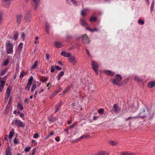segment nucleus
Here are the masks:
<instances>
[{
    "instance_id": "obj_14",
    "label": "nucleus",
    "mask_w": 155,
    "mask_h": 155,
    "mask_svg": "<svg viewBox=\"0 0 155 155\" xmlns=\"http://www.w3.org/2000/svg\"><path fill=\"white\" fill-rule=\"evenodd\" d=\"M138 117H124V121H127L128 120H129V121H130L131 120L133 119H136Z\"/></svg>"
},
{
    "instance_id": "obj_13",
    "label": "nucleus",
    "mask_w": 155,
    "mask_h": 155,
    "mask_svg": "<svg viewBox=\"0 0 155 155\" xmlns=\"http://www.w3.org/2000/svg\"><path fill=\"white\" fill-rule=\"evenodd\" d=\"M61 55L66 57H69L71 56V54L70 52H66L65 51H62L61 52Z\"/></svg>"
},
{
    "instance_id": "obj_62",
    "label": "nucleus",
    "mask_w": 155,
    "mask_h": 155,
    "mask_svg": "<svg viewBox=\"0 0 155 155\" xmlns=\"http://www.w3.org/2000/svg\"><path fill=\"white\" fill-rule=\"evenodd\" d=\"M24 76V75L22 74V73H21L19 77L20 78H22Z\"/></svg>"
},
{
    "instance_id": "obj_6",
    "label": "nucleus",
    "mask_w": 155,
    "mask_h": 155,
    "mask_svg": "<svg viewBox=\"0 0 155 155\" xmlns=\"http://www.w3.org/2000/svg\"><path fill=\"white\" fill-rule=\"evenodd\" d=\"M82 41L84 44H88L90 40L86 35H84L82 36Z\"/></svg>"
},
{
    "instance_id": "obj_53",
    "label": "nucleus",
    "mask_w": 155,
    "mask_h": 155,
    "mask_svg": "<svg viewBox=\"0 0 155 155\" xmlns=\"http://www.w3.org/2000/svg\"><path fill=\"white\" fill-rule=\"evenodd\" d=\"M55 93H54L50 96L51 99H52L55 96Z\"/></svg>"
},
{
    "instance_id": "obj_32",
    "label": "nucleus",
    "mask_w": 155,
    "mask_h": 155,
    "mask_svg": "<svg viewBox=\"0 0 155 155\" xmlns=\"http://www.w3.org/2000/svg\"><path fill=\"white\" fill-rule=\"evenodd\" d=\"M1 85H0V88H3L4 87L5 81H1Z\"/></svg>"
},
{
    "instance_id": "obj_45",
    "label": "nucleus",
    "mask_w": 155,
    "mask_h": 155,
    "mask_svg": "<svg viewBox=\"0 0 155 155\" xmlns=\"http://www.w3.org/2000/svg\"><path fill=\"white\" fill-rule=\"evenodd\" d=\"M10 96V95L6 94L5 98V101L7 102L8 100V98Z\"/></svg>"
},
{
    "instance_id": "obj_42",
    "label": "nucleus",
    "mask_w": 155,
    "mask_h": 155,
    "mask_svg": "<svg viewBox=\"0 0 155 155\" xmlns=\"http://www.w3.org/2000/svg\"><path fill=\"white\" fill-rule=\"evenodd\" d=\"M31 149V147H26L25 149V151L26 152H28Z\"/></svg>"
},
{
    "instance_id": "obj_8",
    "label": "nucleus",
    "mask_w": 155,
    "mask_h": 155,
    "mask_svg": "<svg viewBox=\"0 0 155 155\" xmlns=\"http://www.w3.org/2000/svg\"><path fill=\"white\" fill-rule=\"evenodd\" d=\"M100 72H101V73H103L104 72L107 75L110 76H113L114 75L115 73L114 72H113L110 70H104L103 71H102L100 70Z\"/></svg>"
},
{
    "instance_id": "obj_28",
    "label": "nucleus",
    "mask_w": 155,
    "mask_h": 155,
    "mask_svg": "<svg viewBox=\"0 0 155 155\" xmlns=\"http://www.w3.org/2000/svg\"><path fill=\"white\" fill-rule=\"evenodd\" d=\"M49 25L47 23H46L45 24V29L46 30V32L48 34L49 33Z\"/></svg>"
},
{
    "instance_id": "obj_46",
    "label": "nucleus",
    "mask_w": 155,
    "mask_h": 155,
    "mask_svg": "<svg viewBox=\"0 0 155 155\" xmlns=\"http://www.w3.org/2000/svg\"><path fill=\"white\" fill-rule=\"evenodd\" d=\"M36 150V148H34L32 149V153L31 155H35V152Z\"/></svg>"
},
{
    "instance_id": "obj_59",
    "label": "nucleus",
    "mask_w": 155,
    "mask_h": 155,
    "mask_svg": "<svg viewBox=\"0 0 155 155\" xmlns=\"http://www.w3.org/2000/svg\"><path fill=\"white\" fill-rule=\"evenodd\" d=\"M86 51L88 55L89 56H91V55L90 54V52H89V51L87 49H86Z\"/></svg>"
},
{
    "instance_id": "obj_64",
    "label": "nucleus",
    "mask_w": 155,
    "mask_h": 155,
    "mask_svg": "<svg viewBox=\"0 0 155 155\" xmlns=\"http://www.w3.org/2000/svg\"><path fill=\"white\" fill-rule=\"evenodd\" d=\"M25 101L26 103H28V99L27 98H25Z\"/></svg>"
},
{
    "instance_id": "obj_3",
    "label": "nucleus",
    "mask_w": 155,
    "mask_h": 155,
    "mask_svg": "<svg viewBox=\"0 0 155 155\" xmlns=\"http://www.w3.org/2000/svg\"><path fill=\"white\" fill-rule=\"evenodd\" d=\"M122 79L121 77L119 74L115 76V78L112 80V82L114 84L120 85V81Z\"/></svg>"
},
{
    "instance_id": "obj_20",
    "label": "nucleus",
    "mask_w": 155,
    "mask_h": 155,
    "mask_svg": "<svg viewBox=\"0 0 155 155\" xmlns=\"http://www.w3.org/2000/svg\"><path fill=\"white\" fill-rule=\"evenodd\" d=\"M61 103H58L57 105H56L55 106V108H56V110L54 111V113H56L58 111L59 109L60 108L61 106Z\"/></svg>"
},
{
    "instance_id": "obj_56",
    "label": "nucleus",
    "mask_w": 155,
    "mask_h": 155,
    "mask_svg": "<svg viewBox=\"0 0 155 155\" xmlns=\"http://www.w3.org/2000/svg\"><path fill=\"white\" fill-rule=\"evenodd\" d=\"M55 140L57 141H59L60 140V138L58 137H56L55 138Z\"/></svg>"
},
{
    "instance_id": "obj_60",
    "label": "nucleus",
    "mask_w": 155,
    "mask_h": 155,
    "mask_svg": "<svg viewBox=\"0 0 155 155\" xmlns=\"http://www.w3.org/2000/svg\"><path fill=\"white\" fill-rule=\"evenodd\" d=\"M74 124H73L71 126L69 127V128L70 129H71V128H72L74 127Z\"/></svg>"
},
{
    "instance_id": "obj_44",
    "label": "nucleus",
    "mask_w": 155,
    "mask_h": 155,
    "mask_svg": "<svg viewBox=\"0 0 155 155\" xmlns=\"http://www.w3.org/2000/svg\"><path fill=\"white\" fill-rule=\"evenodd\" d=\"M23 44L22 43H20L18 45V48L21 50L23 47Z\"/></svg>"
},
{
    "instance_id": "obj_18",
    "label": "nucleus",
    "mask_w": 155,
    "mask_h": 155,
    "mask_svg": "<svg viewBox=\"0 0 155 155\" xmlns=\"http://www.w3.org/2000/svg\"><path fill=\"white\" fill-rule=\"evenodd\" d=\"M31 16L29 14H26L25 15V20L27 22H29L31 20Z\"/></svg>"
},
{
    "instance_id": "obj_12",
    "label": "nucleus",
    "mask_w": 155,
    "mask_h": 155,
    "mask_svg": "<svg viewBox=\"0 0 155 155\" xmlns=\"http://www.w3.org/2000/svg\"><path fill=\"white\" fill-rule=\"evenodd\" d=\"M2 5L5 7L8 8L10 5L11 3V1H2Z\"/></svg>"
},
{
    "instance_id": "obj_15",
    "label": "nucleus",
    "mask_w": 155,
    "mask_h": 155,
    "mask_svg": "<svg viewBox=\"0 0 155 155\" xmlns=\"http://www.w3.org/2000/svg\"><path fill=\"white\" fill-rule=\"evenodd\" d=\"M89 10L88 8H86L82 10L81 11V14L82 16L84 17L86 15V13L87 11Z\"/></svg>"
},
{
    "instance_id": "obj_61",
    "label": "nucleus",
    "mask_w": 155,
    "mask_h": 155,
    "mask_svg": "<svg viewBox=\"0 0 155 155\" xmlns=\"http://www.w3.org/2000/svg\"><path fill=\"white\" fill-rule=\"evenodd\" d=\"M20 117H22L24 116V114L22 113H21V114H20Z\"/></svg>"
},
{
    "instance_id": "obj_25",
    "label": "nucleus",
    "mask_w": 155,
    "mask_h": 155,
    "mask_svg": "<svg viewBox=\"0 0 155 155\" xmlns=\"http://www.w3.org/2000/svg\"><path fill=\"white\" fill-rule=\"evenodd\" d=\"M84 137V136H81L78 139H76L74 140H72V143H76L79 141L80 140L83 139Z\"/></svg>"
},
{
    "instance_id": "obj_34",
    "label": "nucleus",
    "mask_w": 155,
    "mask_h": 155,
    "mask_svg": "<svg viewBox=\"0 0 155 155\" xmlns=\"http://www.w3.org/2000/svg\"><path fill=\"white\" fill-rule=\"evenodd\" d=\"M131 154L130 153L127 152H122L121 153V155H130Z\"/></svg>"
},
{
    "instance_id": "obj_29",
    "label": "nucleus",
    "mask_w": 155,
    "mask_h": 155,
    "mask_svg": "<svg viewBox=\"0 0 155 155\" xmlns=\"http://www.w3.org/2000/svg\"><path fill=\"white\" fill-rule=\"evenodd\" d=\"M97 20V18L96 17L92 16L90 19V21H93L95 22Z\"/></svg>"
},
{
    "instance_id": "obj_36",
    "label": "nucleus",
    "mask_w": 155,
    "mask_h": 155,
    "mask_svg": "<svg viewBox=\"0 0 155 155\" xmlns=\"http://www.w3.org/2000/svg\"><path fill=\"white\" fill-rule=\"evenodd\" d=\"M18 33H15L14 36V39L15 40H16L18 39Z\"/></svg>"
},
{
    "instance_id": "obj_30",
    "label": "nucleus",
    "mask_w": 155,
    "mask_h": 155,
    "mask_svg": "<svg viewBox=\"0 0 155 155\" xmlns=\"http://www.w3.org/2000/svg\"><path fill=\"white\" fill-rule=\"evenodd\" d=\"M17 107L18 109H20L21 110H23V107L20 103L18 104Z\"/></svg>"
},
{
    "instance_id": "obj_11",
    "label": "nucleus",
    "mask_w": 155,
    "mask_h": 155,
    "mask_svg": "<svg viewBox=\"0 0 155 155\" xmlns=\"http://www.w3.org/2000/svg\"><path fill=\"white\" fill-rule=\"evenodd\" d=\"M113 109L115 113H118L120 110V108L117 104H114V105Z\"/></svg>"
},
{
    "instance_id": "obj_33",
    "label": "nucleus",
    "mask_w": 155,
    "mask_h": 155,
    "mask_svg": "<svg viewBox=\"0 0 155 155\" xmlns=\"http://www.w3.org/2000/svg\"><path fill=\"white\" fill-rule=\"evenodd\" d=\"M7 71V68H5L2 71L1 73V75H4L5 74L6 72Z\"/></svg>"
},
{
    "instance_id": "obj_7",
    "label": "nucleus",
    "mask_w": 155,
    "mask_h": 155,
    "mask_svg": "<svg viewBox=\"0 0 155 155\" xmlns=\"http://www.w3.org/2000/svg\"><path fill=\"white\" fill-rule=\"evenodd\" d=\"M33 79V77L31 76L28 80V82L27 84V86L25 87V89L26 90L29 91Z\"/></svg>"
},
{
    "instance_id": "obj_21",
    "label": "nucleus",
    "mask_w": 155,
    "mask_h": 155,
    "mask_svg": "<svg viewBox=\"0 0 155 155\" xmlns=\"http://www.w3.org/2000/svg\"><path fill=\"white\" fill-rule=\"evenodd\" d=\"M58 120V118L57 117H49L48 118V120L51 122H54Z\"/></svg>"
},
{
    "instance_id": "obj_2",
    "label": "nucleus",
    "mask_w": 155,
    "mask_h": 155,
    "mask_svg": "<svg viewBox=\"0 0 155 155\" xmlns=\"http://www.w3.org/2000/svg\"><path fill=\"white\" fill-rule=\"evenodd\" d=\"M80 21L81 25L85 27L87 30H88L91 32H94L97 31L98 30L96 28L94 29H91L88 26L87 22L84 19H81Z\"/></svg>"
},
{
    "instance_id": "obj_50",
    "label": "nucleus",
    "mask_w": 155,
    "mask_h": 155,
    "mask_svg": "<svg viewBox=\"0 0 155 155\" xmlns=\"http://www.w3.org/2000/svg\"><path fill=\"white\" fill-rule=\"evenodd\" d=\"M46 59L49 61V58H50V55L48 54H46Z\"/></svg>"
},
{
    "instance_id": "obj_31",
    "label": "nucleus",
    "mask_w": 155,
    "mask_h": 155,
    "mask_svg": "<svg viewBox=\"0 0 155 155\" xmlns=\"http://www.w3.org/2000/svg\"><path fill=\"white\" fill-rule=\"evenodd\" d=\"M3 16V14L2 13H0V25H1L2 22Z\"/></svg>"
},
{
    "instance_id": "obj_49",
    "label": "nucleus",
    "mask_w": 155,
    "mask_h": 155,
    "mask_svg": "<svg viewBox=\"0 0 155 155\" xmlns=\"http://www.w3.org/2000/svg\"><path fill=\"white\" fill-rule=\"evenodd\" d=\"M37 64V61H35L34 64L33 65L32 68H35V67H36Z\"/></svg>"
},
{
    "instance_id": "obj_26",
    "label": "nucleus",
    "mask_w": 155,
    "mask_h": 155,
    "mask_svg": "<svg viewBox=\"0 0 155 155\" xmlns=\"http://www.w3.org/2000/svg\"><path fill=\"white\" fill-rule=\"evenodd\" d=\"M14 134V131H11L10 132L9 134L8 137L10 139H12V138Z\"/></svg>"
},
{
    "instance_id": "obj_37",
    "label": "nucleus",
    "mask_w": 155,
    "mask_h": 155,
    "mask_svg": "<svg viewBox=\"0 0 155 155\" xmlns=\"http://www.w3.org/2000/svg\"><path fill=\"white\" fill-rule=\"evenodd\" d=\"M138 23L141 25H143L144 23V21L141 19H139L138 21Z\"/></svg>"
},
{
    "instance_id": "obj_19",
    "label": "nucleus",
    "mask_w": 155,
    "mask_h": 155,
    "mask_svg": "<svg viewBox=\"0 0 155 155\" xmlns=\"http://www.w3.org/2000/svg\"><path fill=\"white\" fill-rule=\"evenodd\" d=\"M54 45L56 47L58 48H60L62 45L61 43L58 41L55 42L54 43Z\"/></svg>"
},
{
    "instance_id": "obj_9",
    "label": "nucleus",
    "mask_w": 155,
    "mask_h": 155,
    "mask_svg": "<svg viewBox=\"0 0 155 155\" xmlns=\"http://www.w3.org/2000/svg\"><path fill=\"white\" fill-rule=\"evenodd\" d=\"M22 19V15L21 14H18L16 16V21L18 25L20 24Z\"/></svg>"
},
{
    "instance_id": "obj_48",
    "label": "nucleus",
    "mask_w": 155,
    "mask_h": 155,
    "mask_svg": "<svg viewBox=\"0 0 155 155\" xmlns=\"http://www.w3.org/2000/svg\"><path fill=\"white\" fill-rule=\"evenodd\" d=\"M25 35L24 34V33H22V34H21V38H22V40L23 41L24 40L25 38Z\"/></svg>"
},
{
    "instance_id": "obj_35",
    "label": "nucleus",
    "mask_w": 155,
    "mask_h": 155,
    "mask_svg": "<svg viewBox=\"0 0 155 155\" xmlns=\"http://www.w3.org/2000/svg\"><path fill=\"white\" fill-rule=\"evenodd\" d=\"M12 97H10L9 98V100L8 102V105L7 106H8L9 107H10V106L11 105V104L12 102Z\"/></svg>"
},
{
    "instance_id": "obj_54",
    "label": "nucleus",
    "mask_w": 155,
    "mask_h": 155,
    "mask_svg": "<svg viewBox=\"0 0 155 155\" xmlns=\"http://www.w3.org/2000/svg\"><path fill=\"white\" fill-rule=\"evenodd\" d=\"M71 86H68L67 88H66V89L67 91H69V90H70V89L71 88Z\"/></svg>"
},
{
    "instance_id": "obj_58",
    "label": "nucleus",
    "mask_w": 155,
    "mask_h": 155,
    "mask_svg": "<svg viewBox=\"0 0 155 155\" xmlns=\"http://www.w3.org/2000/svg\"><path fill=\"white\" fill-rule=\"evenodd\" d=\"M37 91H36L35 92V94L34 95V97L35 98L36 97V96L37 95Z\"/></svg>"
},
{
    "instance_id": "obj_41",
    "label": "nucleus",
    "mask_w": 155,
    "mask_h": 155,
    "mask_svg": "<svg viewBox=\"0 0 155 155\" xmlns=\"http://www.w3.org/2000/svg\"><path fill=\"white\" fill-rule=\"evenodd\" d=\"M9 61V60H6L4 62L3 64L5 66L7 65L8 64Z\"/></svg>"
},
{
    "instance_id": "obj_5",
    "label": "nucleus",
    "mask_w": 155,
    "mask_h": 155,
    "mask_svg": "<svg viewBox=\"0 0 155 155\" xmlns=\"http://www.w3.org/2000/svg\"><path fill=\"white\" fill-rule=\"evenodd\" d=\"M33 2L32 7L34 10L37 9L39 6L40 0H31Z\"/></svg>"
},
{
    "instance_id": "obj_51",
    "label": "nucleus",
    "mask_w": 155,
    "mask_h": 155,
    "mask_svg": "<svg viewBox=\"0 0 155 155\" xmlns=\"http://www.w3.org/2000/svg\"><path fill=\"white\" fill-rule=\"evenodd\" d=\"M95 73L97 74H98V68H93Z\"/></svg>"
},
{
    "instance_id": "obj_22",
    "label": "nucleus",
    "mask_w": 155,
    "mask_h": 155,
    "mask_svg": "<svg viewBox=\"0 0 155 155\" xmlns=\"http://www.w3.org/2000/svg\"><path fill=\"white\" fill-rule=\"evenodd\" d=\"M110 144L112 146H116L118 144L117 142L113 140H110L109 141Z\"/></svg>"
},
{
    "instance_id": "obj_16",
    "label": "nucleus",
    "mask_w": 155,
    "mask_h": 155,
    "mask_svg": "<svg viewBox=\"0 0 155 155\" xmlns=\"http://www.w3.org/2000/svg\"><path fill=\"white\" fill-rule=\"evenodd\" d=\"M155 86V82L151 81L148 83L147 87L148 88H151Z\"/></svg>"
},
{
    "instance_id": "obj_43",
    "label": "nucleus",
    "mask_w": 155,
    "mask_h": 155,
    "mask_svg": "<svg viewBox=\"0 0 155 155\" xmlns=\"http://www.w3.org/2000/svg\"><path fill=\"white\" fill-rule=\"evenodd\" d=\"M134 79L139 82H141L142 81V80L139 78L137 76H135Z\"/></svg>"
},
{
    "instance_id": "obj_40",
    "label": "nucleus",
    "mask_w": 155,
    "mask_h": 155,
    "mask_svg": "<svg viewBox=\"0 0 155 155\" xmlns=\"http://www.w3.org/2000/svg\"><path fill=\"white\" fill-rule=\"evenodd\" d=\"M97 155H105V153L104 151H101L98 153Z\"/></svg>"
},
{
    "instance_id": "obj_4",
    "label": "nucleus",
    "mask_w": 155,
    "mask_h": 155,
    "mask_svg": "<svg viewBox=\"0 0 155 155\" xmlns=\"http://www.w3.org/2000/svg\"><path fill=\"white\" fill-rule=\"evenodd\" d=\"M12 124V125H15L18 127H25L24 124L21 121L18 119L13 120Z\"/></svg>"
},
{
    "instance_id": "obj_55",
    "label": "nucleus",
    "mask_w": 155,
    "mask_h": 155,
    "mask_svg": "<svg viewBox=\"0 0 155 155\" xmlns=\"http://www.w3.org/2000/svg\"><path fill=\"white\" fill-rule=\"evenodd\" d=\"M47 81V79L46 78H45L42 80H41V81L43 82H46Z\"/></svg>"
},
{
    "instance_id": "obj_57",
    "label": "nucleus",
    "mask_w": 155,
    "mask_h": 155,
    "mask_svg": "<svg viewBox=\"0 0 155 155\" xmlns=\"http://www.w3.org/2000/svg\"><path fill=\"white\" fill-rule=\"evenodd\" d=\"M14 143L15 144H17V139H16V138H15L14 139Z\"/></svg>"
},
{
    "instance_id": "obj_27",
    "label": "nucleus",
    "mask_w": 155,
    "mask_h": 155,
    "mask_svg": "<svg viewBox=\"0 0 155 155\" xmlns=\"http://www.w3.org/2000/svg\"><path fill=\"white\" fill-rule=\"evenodd\" d=\"M10 88L9 86H8L6 91V94L10 95Z\"/></svg>"
},
{
    "instance_id": "obj_52",
    "label": "nucleus",
    "mask_w": 155,
    "mask_h": 155,
    "mask_svg": "<svg viewBox=\"0 0 155 155\" xmlns=\"http://www.w3.org/2000/svg\"><path fill=\"white\" fill-rule=\"evenodd\" d=\"M36 87V85L35 84H33L32 86V87L31 89L35 90Z\"/></svg>"
},
{
    "instance_id": "obj_63",
    "label": "nucleus",
    "mask_w": 155,
    "mask_h": 155,
    "mask_svg": "<svg viewBox=\"0 0 155 155\" xmlns=\"http://www.w3.org/2000/svg\"><path fill=\"white\" fill-rule=\"evenodd\" d=\"M43 91V89H40L39 91V93L40 94L41 92H42Z\"/></svg>"
},
{
    "instance_id": "obj_24",
    "label": "nucleus",
    "mask_w": 155,
    "mask_h": 155,
    "mask_svg": "<svg viewBox=\"0 0 155 155\" xmlns=\"http://www.w3.org/2000/svg\"><path fill=\"white\" fill-rule=\"evenodd\" d=\"M6 155H12L10 149L9 147H8L6 150Z\"/></svg>"
},
{
    "instance_id": "obj_47",
    "label": "nucleus",
    "mask_w": 155,
    "mask_h": 155,
    "mask_svg": "<svg viewBox=\"0 0 155 155\" xmlns=\"http://www.w3.org/2000/svg\"><path fill=\"white\" fill-rule=\"evenodd\" d=\"M39 136L38 133H35L34 134L33 137L35 138H36L39 137Z\"/></svg>"
},
{
    "instance_id": "obj_39",
    "label": "nucleus",
    "mask_w": 155,
    "mask_h": 155,
    "mask_svg": "<svg viewBox=\"0 0 155 155\" xmlns=\"http://www.w3.org/2000/svg\"><path fill=\"white\" fill-rule=\"evenodd\" d=\"M154 1H153L152 2V4H151V7H150V11L151 12H152L153 10V7H154Z\"/></svg>"
},
{
    "instance_id": "obj_10",
    "label": "nucleus",
    "mask_w": 155,
    "mask_h": 155,
    "mask_svg": "<svg viewBox=\"0 0 155 155\" xmlns=\"http://www.w3.org/2000/svg\"><path fill=\"white\" fill-rule=\"evenodd\" d=\"M68 61L69 62L73 63V65H74L77 61L75 57L74 56H71L68 58Z\"/></svg>"
},
{
    "instance_id": "obj_17",
    "label": "nucleus",
    "mask_w": 155,
    "mask_h": 155,
    "mask_svg": "<svg viewBox=\"0 0 155 155\" xmlns=\"http://www.w3.org/2000/svg\"><path fill=\"white\" fill-rule=\"evenodd\" d=\"M91 64L92 65L93 68H97L99 67V65L98 63L94 61H92Z\"/></svg>"
},
{
    "instance_id": "obj_1",
    "label": "nucleus",
    "mask_w": 155,
    "mask_h": 155,
    "mask_svg": "<svg viewBox=\"0 0 155 155\" xmlns=\"http://www.w3.org/2000/svg\"><path fill=\"white\" fill-rule=\"evenodd\" d=\"M6 50L7 54H12L13 52V45L10 40H7L6 43Z\"/></svg>"
},
{
    "instance_id": "obj_23",
    "label": "nucleus",
    "mask_w": 155,
    "mask_h": 155,
    "mask_svg": "<svg viewBox=\"0 0 155 155\" xmlns=\"http://www.w3.org/2000/svg\"><path fill=\"white\" fill-rule=\"evenodd\" d=\"M64 72L63 71H62L60 72L58 74V80L59 81L60 80V78L61 77L63 76V75H64Z\"/></svg>"
},
{
    "instance_id": "obj_38",
    "label": "nucleus",
    "mask_w": 155,
    "mask_h": 155,
    "mask_svg": "<svg viewBox=\"0 0 155 155\" xmlns=\"http://www.w3.org/2000/svg\"><path fill=\"white\" fill-rule=\"evenodd\" d=\"M104 112V110L103 109L101 108L99 110L98 113L99 114H103Z\"/></svg>"
}]
</instances>
